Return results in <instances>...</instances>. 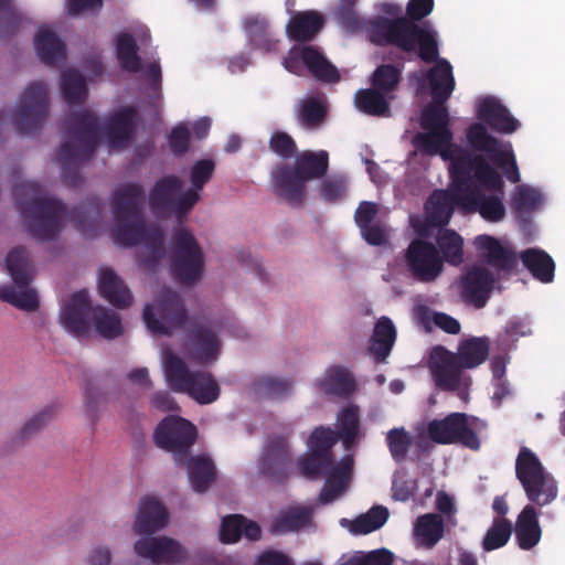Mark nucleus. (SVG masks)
I'll use <instances>...</instances> for the list:
<instances>
[{
    "label": "nucleus",
    "instance_id": "nucleus-42",
    "mask_svg": "<svg viewBox=\"0 0 565 565\" xmlns=\"http://www.w3.org/2000/svg\"><path fill=\"white\" fill-rule=\"evenodd\" d=\"M437 244L443 255V263L457 266L463 262V239L457 232L448 228L440 230Z\"/></svg>",
    "mask_w": 565,
    "mask_h": 565
},
{
    "label": "nucleus",
    "instance_id": "nucleus-60",
    "mask_svg": "<svg viewBox=\"0 0 565 565\" xmlns=\"http://www.w3.org/2000/svg\"><path fill=\"white\" fill-rule=\"evenodd\" d=\"M270 25L268 19L260 14H250L243 20V30L247 35H266Z\"/></svg>",
    "mask_w": 565,
    "mask_h": 565
},
{
    "label": "nucleus",
    "instance_id": "nucleus-12",
    "mask_svg": "<svg viewBox=\"0 0 565 565\" xmlns=\"http://www.w3.org/2000/svg\"><path fill=\"white\" fill-rule=\"evenodd\" d=\"M188 318L181 297L168 287H162L152 303L143 308L142 319L153 334L170 335L183 327Z\"/></svg>",
    "mask_w": 565,
    "mask_h": 565
},
{
    "label": "nucleus",
    "instance_id": "nucleus-6",
    "mask_svg": "<svg viewBox=\"0 0 565 565\" xmlns=\"http://www.w3.org/2000/svg\"><path fill=\"white\" fill-rule=\"evenodd\" d=\"M88 317L97 333L106 339L117 338L124 332L119 315L102 306L92 309L85 290L75 292L65 303L60 313V322L65 330L81 337L89 331Z\"/></svg>",
    "mask_w": 565,
    "mask_h": 565
},
{
    "label": "nucleus",
    "instance_id": "nucleus-9",
    "mask_svg": "<svg viewBox=\"0 0 565 565\" xmlns=\"http://www.w3.org/2000/svg\"><path fill=\"white\" fill-rule=\"evenodd\" d=\"M162 365L166 382L172 391L184 393L201 405L212 404L220 397L221 387L213 374L191 370L172 350L163 351Z\"/></svg>",
    "mask_w": 565,
    "mask_h": 565
},
{
    "label": "nucleus",
    "instance_id": "nucleus-28",
    "mask_svg": "<svg viewBox=\"0 0 565 565\" xmlns=\"http://www.w3.org/2000/svg\"><path fill=\"white\" fill-rule=\"evenodd\" d=\"M475 245L480 257L497 271H510L516 264L515 254L492 236L479 235L475 238Z\"/></svg>",
    "mask_w": 565,
    "mask_h": 565
},
{
    "label": "nucleus",
    "instance_id": "nucleus-47",
    "mask_svg": "<svg viewBox=\"0 0 565 565\" xmlns=\"http://www.w3.org/2000/svg\"><path fill=\"white\" fill-rule=\"evenodd\" d=\"M34 49L39 58L47 65H57L66 57V46L61 38H35Z\"/></svg>",
    "mask_w": 565,
    "mask_h": 565
},
{
    "label": "nucleus",
    "instance_id": "nucleus-34",
    "mask_svg": "<svg viewBox=\"0 0 565 565\" xmlns=\"http://www.w3.org/2000/svg\"><path fill=\"white\" fill-rule=\"evenodd\" d=\"M327 18L318 10L295 11L287 25V35H318L326 26Z\"/></svg>",
    "mask_w": 565,
    "mask_h": 565
},
{
    "label": "nucleus",
    "instance_id": "nucleus-4",
    "mask_svg": "<svg viewBox=\"0 0 565 565\" xmlns=\"http://www.w3.org/2000/svg\"><path fill=\"white\" fill-rule=\"evenodd\" d=\"M334 431L328 428H316L309 439L310 454L299 461L301 473L308 478L326 475L327 480L320 492L319 501L323 504L338 499L347 489L353 471V458L347 456L337 465L332 462L331 447L337 443Z\"/></svg>",
    "mask_w": 565,
    "mask_h": 565
},
{
    "label": "nucleus",
    "instance_id": "nucleus-17",
    "mask_svg": "<svg viewBox=\"0 0 565 565\" xmlns=\"http://www.w3.org/2000/svg\"><path fill=\"white\" fill-rule=\"evenodd\" d=\"M153 438L159 448L171 452L179 463H184L195 441L196 428L182 417L168 416L158 424Z\"/></svg>",
    "mask_w": 565,
    "mask_h": 565
},
{
    "label": "nucleus",
    "instance_id": "nucleus-50",
    "mask_svg": "<svg viewBox=\"0 0 565 565\" xmlns=\"http://www.w3.org/2000/svg\"><path fill=\"white\" fill-rule=\"evenodd\" d=\"M289 460L288 446L285 438L276 437L269 440L263 454V468L271 473L274 468L281 469Z\"/></svg>",
    "mask_w": 565,
    "mask_h": 565
},
{
    "label": "nucleus",
    "instance_id": "nucleus-39",
    "mask_svg": "<svg viewBox=\"0 0 565 565\" xmlns=\"http://www.w3.org/2000/svg\"><path fill=\"white\" fill-rule=\"evenodd\" d=\"M189 480L195 492H205L214 480L215 469L210 458L191 457L186 461Z\"/></svg>",
    "mask_w": 565,
    "mask_h": 565
},
{
    "label": "nucleus",
    "instance_id": "nucleus-26",
    "mask_svg": "<svg viewBox=\"0 0 565 565\" xmlns=\"http://www.w3.org/2000/svg\"><path fill=\"white\" fill-rule=\"evenodd\" d=\"M168 523V511L159 500L150 497L140 499L132 525L136 534L149 536L164 529Z\"/></svg>",
    "mask_w": 565,
    "mask_h": 565
},
{
    "label": "nucleus",
    "instance_id": "nucleus-52",
    "mask_svg": "<svg viewBox=\"0 0 565 565\" xmlns=\"http://www.w3.org/2000/svg\"><path fill=\"white\" fill-rule=\"evenodd\" d=\"M511 534L512 523L504 518H497L482 540V547L488 552L500 548L508 543Z\"/></svg>",
    "mask_w": 565,
    "mask_h": 565
},
{
    "label": "nucleus",
    "instance_id": "nucleus-19",
    "mask_svg": "<svg viewBox=\"0 0 565 565\" xmlns=\"http://www.w3.org/2000/svg\"><path fill=\"white\" fill-rule=\"evenodd\" d=\"M183 350L191 361L209 365L214 363L222 350L217 330L211 322H195L188 331Z\"/></svg>",
    "mask_w": 565,
    "mask_h": 565
},
{
    "label": "nucleus",
    "instance_id": "nucleus-10",
    "mask_svg": "<svg viewBox=\"0 0 565 565\" xmlns=\"http://www.w3.org/2000/svg\"><path fill=\"white\" fill-rule=\"evenodd\" d=\"M6 266L13 285L0 287V299L24 311L39 308V296L30 282L35 270L28 252L22 247L11 249L6 257Z\"/></svg>",
    "mask_w": 565,
    "mask_h": 565
},
{
    "label": "nucleus",
    "instance_id": "nucleus-64",
    "mask_svg": "<svg viewBox=\"0 0 565 565\" xmlns=\"http://www.w3.org/2000/svg\"><path fill=\"white\" fill-rule=\"evenodd\" d=\"M113 553L106 545H94L85 556L86 565H110Z\"/></svg>",
    "mask_w": 565,
    "mask_h": 565
},
{
    "label": "nucleus",
    "instance_id": "nucleus-53",
    "mask_svg": "<svg viewBox=\"0 0 565 565\" xmlns=\"http://www.w3.org/2000/svg\"><path fill=\"white\" fill-rule=\"evenodd\" d=\"M339 438L347 447H351L360 437L359 433V411L350 406L344 408L338 417Z\"/></svg>",
    "mask_w": 565,
    "mask_h": 565
},
{
    "label": "nucleus",
    "instance_id": "nucleus-7",
    "mask_svg": "<svg viewBox=\"0 0 565 565\" xmlns=\"http://www.w3.org/2000/svg\"><path fill=\"white\" fill-rule=\"evenodd\" d=\"M374 8L383 13L381 35H438L435 23L428 19L435 0H408L405 8L398 2L382 1Z\"/></svg>",
    "mask_w": 565,
    "mask_h": 565
},
{
    "label": "nucleus",
    "instance_id": "nucleus-38",
    "mask_svg": "<svg viewBox=\"0 0 565 565\" xmlns=\"http://www.w3.org/2000/svg\"><path fill=\"white\" fill-rule=\"evenodd\" d=\"M520 258L532 275L542 282H551L554 278L555 265L550 255L539 248L524 250Z\"/></svg>",
    "mask_w": 565,
    "mask_h": 565
},
{
    "label": "nucleus",
    "instance_id": "nucleus-2",
    "mask_svg": "<svg viewBox=\"0 0 565 565\" xmlns=\"http://www.w3.org/2000/svg\"><path fill=\"white\" fill-rule=\"evenodd\" d=\"M135 117L134 109L124 108L104 127H100L90 111L77 114L68 119L65 124V141L57 154L65 182L70 185L77 184L78 175L75 169L92 156L102 135L106 137L111 150L127 147L132 138Z\"/></svg>",
    "mask_w": 565,
    "mask_h": 565
},
{
    "label": "nucleus",
    "instance_id": "nucleus-23",
    "mask_svg": "<svg viewBox=\"0 0 565 565\" xmlns=\"http://www.w3.org/2000/svg\"><path fill=\"white\" fill-rule=\"evenodd\" d=\"M135 553L156 564L177 565L188 559L186 548L169 536H143L134 544Z\"/></svg>",
    "mask_w": 565,
    "mask_h": 565
},
{
    "label": "nucleus",
    "instance_id": "nucleus-35",
    "mask_svg": "<svg viewBox=\"0 0 565 565\" xmlns=\"http://www.w3.org/2000/svg\"><path fill=\"white\" fill-rule=\"evenodd\" d=\"M243 535L250 541L258 540L260 537L259 525L238 514L222 520L220 539L223 543H235Z\"/></svg>",
    "mask_w": 565,
    "mask_h": 565
},
{
    "label": "nucleus",
    "instance_id": "nucleus-5",
    "mask_svg": "<svg viewBox=\"0 0 565 565\" xmlns=\"http://www.w3.org/2000/svg\"><path fill=\"white\" fill-rule=\"evenodd\" d=\"M13 195L29 232L40 239L53 238L68 217L66 209L46 195L38 183L22 181L13 185Z\"/></svg>",
    "mask_w": 565,
    "mask_h": 565
},
{
    "label": "nucleus",
    "instance_id": "nucleus-3",
    "mask_svg": "<svg viewBox=\"0 0 565 565\" xmlns=\"http://www.w3.org/2000/svg\"><path fill=\"white\" fill-rule=\"evenodd\" d=\"M145 195L140 185L127 183L114 192L113 234L116 244L138 246L140 263L152 269L164 256L163 235L157 226H146L140 207Z\"/></svg>",
    "mask_w": 565,
    "mask_h": 565
},
{
    "label": "nucleus",
    "instance_id": "nucleus-44",
    "mask_svg": "<svg viewBox=\"0 0 565 565\" xmlns=\"http://www.w3.org/2000/svg\"><path fill=\"white\" fill-rule=\"evenodd\" d=\"M388 518V510L384 507H374L366 513L361 514L353 521L342 520L353 534H369L384 525Z\"/></svg>",
    "mask_w": 565,
    "mask_h": 565
},
{
    "label": "nucleus",
    "instance_id": "nucleus-43",
    "mask_svg": "<svg viewBox=\"0 0 565 565\" xmlns=\"http://www.w3.org/2000/svg\"><path fill=\"white\" fill-rule=\"evenodd\" d=\"M489 354V341L486 338H472L462 342L456 355L463 369H473L483 363Z\"/></svg>",
    "mask_w": 565,
    "mask_h": 565
},
{
    "label": "nucleus",
    "instance_id": "nucleus-59",
    "mask_svg": "<svg viewBox=\"0 0 565 565\" xmlns=\"http://www.w3.org/2000/svg\"><path fill=\"white\" fill-rule=\"evenodd\" d=\"M270 148L280 157L289 158L296 151V143L287 134L277 131L270 138Z\"/></svg>",
    "mask_w": 565,
    "mask_h": 565
},
{
    "label": "nucleus",
    "instance_id": "nucleus-24",
    "mask_svg": "<svg viewBox=\"0 0 565 565\" xmlns=\"http://www.w3.org/2000/svg\"><path fill=\"white\" fill-rule=\"evenodd\" d=\"M183 181L175 175L159 179L149 194L150 207L156 213L172 212L178 220L184 218L192 210L179 211V204L184 196Z\"/></svg>",
    "mask_w": 565,
    "mask_h": 565
},
{
    "label": "nucleus",
    "instance_id": "nucleus-51",
    "mask_svg": "<svg viewBox=\"0 0 565 565\" xmlns=\"http://www.w3.org/2000/svg\"><path fill=\"white\" fill-rule=\"evenodd\" d=\"M324 115V100L321 96L307 97L299 102L298 118L306 127L319 126Z\"/></svg>",
    "mask_w": 565,
    "mask_h": 565
},
{
    "label": "nucleus",
    "instance_id": "nucleus-41",
    "mask_svg": "<svg viewBox=\"0 0 565 565\" xmlns=\"http://www.w3.org/2000/svg\"><path fill=\"white\" fill-rule=\"evenodd\" d=\"M56 414L54 406H45L33 416H31L20 429L15 433L12 441L15 446L24 445L30 438L39 434L49 423L53 420Z\"/></svg>",
    "mask_w": 565,
    "mask_h": 565
},
{
    "label": "nucleus",
    "instance_id": "nucleus-55",
    "mask_svg": "<svg viewBox=\"0 0 565 565\" xmlns=\"http://www.w3.org/2000/svg\"><path fill=\"white\" fill-rule=\"evenodd\" d=\"M254 391L260 396L281 397L291 391V383L271 376L260 377L254 383Z\"/></svg>",
    "mask_w": 565,
    "mask_h": 565
},
{
    "label": "nucleus",
    "instance_id": "nucleus-32",
    "mask_svg": "<svg viewBox=\"0 0 565 565\" xmlns=\"http://www.w3.org/2000/svg\"><path fill=\"white\" fill-rule=\"evenodd\" d=\"M215 163L213 160L204 159L193 164L190 171L191 186L184 191V196L179 204V211L192 210L200 201L205 183L210 181L214 173Z\"/></svg>",
    "mask_w": 565,
    "mask_h": 565
},
{
    "label": "nucleus",
    "instance_id": "nucleus-15",
    "mask_svg": "<svg viewBox=\"0 0 565 565\" xmlns=\"http://www.w3.org/2000/svg\"><path fill=\"white\" fill-rule=\"evenodd\" d=\"M171 273L184 285L198 282L204 273L203 253L192 235L185 228H179L173 236Z\"/></svg>",
    "mask_w": 565,
    "mask_h": 565
},
{
    "label": "nucleus",
    "instance_id": "nucleus-8",
    "mask_svg": "<svg viewBox=\"0 0 565 565\" xmlns=\"http://www.w3.org/2000/svg\"><path fill=\"white\" fill-rule=\"evenodd\" d=\"M328 166L327 151L301 152L296 157L294 169L282 164L271 172L274 191L291 204L301 203L306 196V182L324 175Z\"/></svg>",
    "mask_w": 565,
    "mask_h": 565
},
{
    "label": "nucleus",
    "instance_id": "nucleus-20",
    "mask_svg": "<svg viewBox=\"0 0 565 565\" xmlns=\"http://www.w3.org/2000/svg\"><path fill=\"white\" fill-rule=\"evenodd\" d=\"M287 71L300 75L303 66L318 79L324 82H337L339 79L337 68L316 47L300 42L294 45L288 56L284 60Z\"/></svg>",
    "mask_w": 565,
    "mask_h": 565
},
{
    "label": "nucleus",
    "instance_id": "nucleus-46",
    "mask_svg": "<svg viewBox=\"0 0 565 565\" xmlns=\"http://www.w3.org/2000/svg\"><path fill=\"white\" fill-rule=\"evenodd\" d=\"M61 89L64 99L70 104H79L87 96L86 81L75 70L64 71L61 76Z\"/></svg>",
    "mask_w": 565,
    "mask_h": 565
},
{
    "label": "nucleus",
    "instance_id": "nucleus-63",
    "mask_svg": "<svg viewBox=\"0 0 565 565\" xmlns=\"http://www.w3.org/2000/svg\"><path fill=\"white\" fill-rule=\"evenodd\" d=\"M0 19L12 29V31H19L18 25L22 20V15L12 0H0Z\"/></svg>",
    "mask_w": 565,
    "mask_h": 565
},
{
    "label": "nucleus",
    "instance_id": "nucleus-16",
    "mask_svg": "<svg viewBox=\"0 0 565 565\" xmlns=\"http://www.w3.org/2000/svg\"><path fill=\"white\" fill-rule=\"evenodd\" d=\"M476 420L465 413H451L443 419L429 422L427 434L437 444H461L469 449L478 450L480 440L473 431Z\"/></svg>",
    "mask_w": 565,
    "mask_h": 565
},
{
    "label": "nucleus",
    "instance_id": "nucleus-14",
    "mask_svg": "<svg viewBox=\"0 0 565 565\" xmlns=\"http://www.w3.org/2000/svg\"><path fill=\"white\" fill-rule=\"evenodd\" d=\"M428 369L437 388L455 392L463 402L469 401L471 377L462 371L463 367L456 353L441 347L433 349Z\"/></svg>",
    "mask_w": 565,
    "mask_h": 565
},
{
    "label": "nucleus",
    "instance_id": "nucleus-30",
    "mask_svg": "<svg viewBox=\"0 0 565 565\" xmlns=\"http://www.w3.org/2000/svg\"><path fill=\"white\" fill-rule=\"evenodd\" d=\"M478 116L494 130L503 134H512L520 126L509 110L497 98L490 96L479 102Z\"/></svg>",
    "mask_w": 565,
    "mask_h": 565
},
{
    "label": "nucleus",
    "instance_id": "nucleus-58",
    "mask_svg": "<svg viewBox=\"0 0 565 565\" xmlns=\"http://www.w3.org/2000/svg\"><path fill=\"white\" fill-rule=\"evenodd\" d=\"M348 188L344 175H334L322 183V195L326 200L335 201L342 198Z\"/></svg>",
    "mask_w": 565,
    "mask_h": 565
},
{
    "label": "nucleus",
    "instance_id": "nucleus-62",
    "mask_svg": "<svg viewBox=\"0 0 565 565\" xmlns=\"http://www.w3.org/2000/svg\"><path fill=\"white\" fill-rule=\"evenodd\" d=\"M379 212V206L376 203L363 201L358 206L354 220L356 225L359 226L360 231L369 227L371 225L372 221L375 218L376 214Z\"/></svg>",
    "mask_w": 565,
    "mask_h": 565
},
{
    "label": "nucleus",
    "instance_id": "nucleus-56",
    "mask_svg": "<svg viewBox=\"0 0 565 565\" xmlns=\"http://www.w3.org/2000/svg\"><path fill=\"white\" fill-rule=\"evenodd\" d=\"M399 81V71L391 65H382L373 74L372 84L383 93L394 90Z\"/></svg>",
    "mask_w": 565,
    "mask_h": 565
},
{
    "label": "nucleus",
    "instance_id": "nucleus-25",
    "mask_svg": "<svg viewBox=\"0 0 565 565\" xmlns=\"http://www.w3.org/2000/svg\"><path fill=\"white\" fill-rule=\"evenodd\" d=\"M495 285L492 273L483 265H477L467 270L460 280L461 297L477 308L486 306Z\"/></svg>",
    "mask_w": 565,
    "mask_h": 565
},
{
    "label": "nucleus",
    "instance_id": "nucleus-22",
    "mask_svg": "<svg viewBox=\"0 0 565 565\" xmlns=\"http://www.w3.org/2000/svg\"><path fill=\"white\" fill-rule=\"evenodd\" d=\"M358 3L359 0H337L330 11V18L345 33H363L365 35L384 33V26L380 23L383 13L376 12L371 18L363 17L358 10Z\"/></svg>",
    "mask_w": 565,
    "mask_h": 565
},
{
    "label": "nucleus",
    "instance_id": "nucleus-21",
    "mask_svg": "<svg viewBox=\"0 0 565 565\" xmlns=\"http://www.w3.org/2000/svg\"><path fill=\"white\" fill-rule=\"evenodd\" d=\"M405 262L412 276L422 282H433L443 273L444 263L431 243L414 241L405 253Z\"/></svg>",
    "mask_w": 565,
    "mask_h": 565
},
{
    "label": "nucleus",
    "instance_id": "nucleus-13",
    "mask_svg": "<svg viewBox=\"0 0 565 565\" xmlns=\"http://www.w3.org/2000/svg\"><path fill=\"white\" fill-rule=\"evenodd\" d=\"M49 115V93L44 83L34 82L24 87L14 110L1 115V120H9L21 132L38 129Z\"/></svg>",
    "mask_w": 565,
    "mask_h": 565
},
{
    "label": "nucleus",
    "instance_id": "nucleus-18",
    "mask_svg": "<svg viewBox=\"0 0 565 565\" xmlns=\"http://www.w3.org/2000/svg\"><path fill=\"white\" fill-rule=\"evenodd\" d=\"M473 148L488 153L489 158L502 169L507 179L513 183L520 181V173L512 152L511 143H501L488 134L482 124L472 125L467 134Z\"/></svg>",
    "mask_w": 565,
    "mask_h": 565
},
{
    "label": "nucleus",
    "instance_id": "nucleus-49",
    "mask_svg": "<svg viewBox=\"0 0 565 565\" xmlns=\"http://www.w3.org/2000/svg\"><path fill=\"white\" fill-rule=\"evenodd\" d=\"M543 203L542 193L534 188L522 184L515 188L511 196V207L523 215L537 210Z\"/></svg>",
    "mask_w": 565,
    "mask_h": 565
},
{
    "label": "nucleus",
    "instance_id": "nucleus-36",
    "mask_svg": "<svg viewBox=\"0 0 565 565\" xmlns=\"http://www.w3.org/2000/svg\"><path fill=\"white\" fill-rule=\"evenodd\" d=\"M418 546L431 548L444 536V521L440 515L427 513L416 519L413 530Z\"/></svg>",
    "mask_w": 565,
    "mask_h": 565
},
{
    "label": "nucleus",
    "instance_id": "nucleus-61",
    "mask_svg": "<svg viewBox=\"0 0 565 565\" xmlns=\"http://www.w3.org/2000/svg\"><path fill=\"white\" fill-rule=\"evenodd\" d=\"M415 490V481L405 473H396L393 480V497L398 501H407Z\"/></svg>",
    "mask_w": 565,
    "mask_h": 565
},
{
    "label": "nucleus",
    "instance_id": "nucleus-45",
    "mask_svg": "<svg viewBox=\"0 0 565 565\" xmlns=\"http://www.w3.org/2000/svg\"><path fill=\"white\" fill-rule=\"evenodd\" d=\"M385 94L377 88L360 89L354 97L355 106L365 114L385 116L388 113V102Z\"/></svg>",
    "mask_w": 565,
    "mask_h": 565
},
{
    "label": "nucleus",
    "instance_id": "nucleus-33",
    "mask_svg": "<svg viewBox=\"0 0 565 565\" xmlns=\"http://www.w3.org/2000/svg\"><path fill=\"white\" fill-rule=\"evenodd\" d=\"M542 530L533 505L523 508L515 523V537L522 550H531L541 540Z\"/></svg>",
    "mask_w": 565,
    "mask_h": 565
},
{
    "label": "nucleus",
    "instance_id": "nucleus-57",
    "mask_svg": "<svg viewBox=\"0 0 565 565\" xmlns=\"http://www.w3.org/2000/svg\"><path fill=\"white\" fill-rule=\"evenodd\" d=\"M104 7V0H65L66 13L71 17L96 15Z\"/></svg>",
    "mask_w": 565,
    "mask_h": 565
},
{
    "label": "nucleus",
    "instance_id": "nucleus-40",
    "mask_svg": "<svg viewBox=\"0 0 565 565\" xmlns=\"http://www.w3.org/2000/svg\"><path fill=\"white\" fill-rule=\"evenodd\" d=\"M319 388L324 394L349 395L354 390V381L342 367H330L319 380Z\"/></svg>",
    "mask_w": 565,
    "mask_h": 565
},
{
    "label": "nucleus",
    "instance_id": "nucleus-1",
    "mask_svg": "<svg viewBox=\"0 0 565 565\" xmlns=\"http://www.w3.org/2000/svg\"><path fill=\"white\" fill-rule=\"evenodd\" d=\"M433 103L420 116L423 132L414 146L428 156L439 154L450 161L451 185L449 191L437 190L426 203V220L434 226L446 225L455 204L468 212H478L489 222H500L505 216L503 181L500 174L480 154H471L452 142L446 100L455 88L452 67L439 60L428 73Z\"/></svg>",
    "mask_w": 565,
    "mask_h": 565
},
{
    "label": "nucleus",
    "instance_id": "nucleus-54",
    "mask_svg": "<svg viewBox=\"0 0 565 565\" xmlns=\"http://www.w3.org/2000/svg\"><path fill=\"white\" fill-rule=\"evenodd\" d=\"M386 443L393 459L404 460L412 445V437L404 428H394L386 434Z\"/></svg>",
    "mask_w": 565,
    "mask_h": 565
},
{
    "label": "nucleus",
    "instance_id": "nucleus-48",
    "mask_svg": "<svg viewBox=\"0 0 565 565\" xmlns=\"http://www.w3.org/2000/svg\"><path fill=\"white\" fill-rule=\"evenodd\" d=\"M310 508H292L282 512L271 524L275 533L297 531L303 527L310 520Z\"/></svg>",
    "mask_w": 565,
    "mask_h": 565
},
{
    "label": "nucleus",
    "instance_id": "nucleus-37",
    "mask_svg": "<svg viewBox=\"0 0 565 565\" xmlns=\"http://www.w3.org/2000/svg\"><path fill=\"white\" fill-rule=\"evenodd\" d=\"M396 339V330L391 319L382 317L375 323L371 338L370 352L377 361H384Z\"/></svg>",
    "mask_w": 565,
    "mask_h": 565
},
{
    "label": "nucleus",
    "instance_id": "nucleus-31",
    "mask_svg": "<svg viewBox=\"0 0 565 565\" xmlns=\"http://www.w3.org/2000/svg\"><path fill=\"white\" fill-rule=\"evenodd\" d=\"M376 45L394 44L409 56L416 55L426 62L438 56V47L434 38H372Z\"/></svg>",
    "mask_w": 565,
    "mask_h": 565
},
{
    "label": "nucleus",
    "instance_id": "nucleus-29",
    "mask_svg": "<svg viewBox=\"0 0 565 565\" xmlns=\"http://www.w3.org/2000/svg\"><path fill=\"white\" fill-rule=\"evenodd\" d=\"M98 290L102 297L118 309L128 308L134 302L131 291L111 268H100L98 275Z\"/></svg>",
    "mask_w": 565,
    "mask_h": 565
},
{
    "label": "nucleus",
    "instance_id": "nucleus-27",
    "mask_svg": "<svg viewBox=\"0 0 565 565\" xmlns=\"http://www.w3.org/2000/svg\"><path fill=\"white\" fill-rule=\"evenodd\" d=\"M116 50L118 62L124 70L131 73L141 72L145 77L151 79L154 84L160 83L161 68L158 61H151L143 66L134 38H118Z\"/></svg>",
    "mask_w": 565,
    "mask_h": 565
},
{
    "label": "nucleus",
    "instance_id": "nucleus-11",
    "mask_svg": "<svg viewBox=\"0 0 565 565\" xmlns=\"http://www.w3.org/2000/svg\"><path fill=\"white\" fill-rule=\"evenodd\" d=\"M515 475L531 502L544 507L556 499L558 489L555 478L545 470L537 456L527 447H521L519 451Z\"/></svg>",
    "mask_w": 565,
    "mask_h": 565
}]
</instances>
